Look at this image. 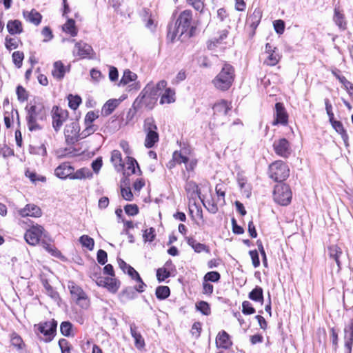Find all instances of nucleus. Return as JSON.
Segmentation results:
<instances>
[{"label": "nucleus", "instance_id": "obj_1", "mask_svg": "<svg viewBox=\"0 0 353 353\" xmlns=\"http://www.w3.org/2000/svg\"><path fill=\"white\" fill-rule=\"evenodd\" d=\"M192 23V12L190 10H185L180 13L174 26H168V38L173 41L176 37L178 39L184 41L193 36L194 28Z\"/></svg>", "mask_w": 353, "mask_h": 353}, {"label": "nucleus", "instance_id": "obj_2", "mask_svg": "<svg viewBox=\"0 0 353 353\" xmlns=\"http://www.w3.org/2000/svg\"><path fill=\"white\" fill-rule=\"evenodd\" d=\"M26 120L30 131H39L43 128L42 123L46 119L48 110L42 103L26 105Z\"/></svg>", "mask_w": 353, "mask_h": 353}, {"label": "nucleus", "instance_id": "obj_3", "mask_svg": "<svg viewBox=\"0 0 353 353\" xmlns=\"http://www.w3.org/2000/svg\"><path fill=\"white\" fill-rule=\"evenodd\" d=\"M235 78V71L232 65L225 63L221 71L212 80L214 87L221 91H227L232 86Z\"/></svg>", "mask_w": 353, "mask_h": 353}, {"label": "nucleus", "instance_id": "obj_4", "mask_svg": "<svg viewBox=\"0 0 353 353\" xmlns=\"http://www.w3.org/2000/svg\"><path fill=\"white\" fill-rule=\"evenodd\" d=\"M143 130L145 134L144 145L146 148H152L159 140L158 127L153 117L144 120Z\"/></svg>", "mask_w": 353, "mask_h": 353}, {"label": "nucleus", "instance_id": "obj_5", "mask_svg": "<svg viewBox=\"0 0 353 353\" xmlns=\"http://www.w3.org/2000/svg\"><path fill=\"white\" fill-rule=\"evenodd\" d=\"M93 270L94 271L96 270V272L91 276V278L95 280L97 285L105 288L112 293H116L118 291L121 285L119 280L114 276L104 278L98 275V272L100 274L101 272V268L99 266L95 265Z\"/></svg>", "mask_w": 353, "mask_h": 353}, {"label": "nucleus", "instance_id": "obj_6", "mask_svg": "<svg viewBox=\"0 0 353 353\" xmlns=\"http://www.w3.org/2000/svg\"><path fill=\"white\" fill-rule=\"evenodd\" d=\"M292 193L290 186L285 183H278L273 191L274 201L281 205H288L290 203Z\"/></svg>", "mask_w": 353, "mask_h": 353}, {"label": "nucleus", "instance_id": "obj_7", "mask_svg": "<svg viewBox=\"0 0 353 353\" xmlns=\"http://www.w3.org/2000/svg\"><path fill=\"white\" fill-rule=\"evenodd\" d=\"M68 288L70 290L72 299L77 305L81 308L87 309L90 305V301L83 290L74 281H69Z\"/></svg>", "mask_w": 353, "mask_h": 353}, {"label": "nucleus", "instance_id": "obj_8", "mask_svg": "<svg viewBox=\"0 0 353 353\" xmlns=\"http://www.w3.org/2000/svg\"><path fill=\"white\" fill-rule=\"evenodd\" d=\"M290 170L283 161H276L269 168V176L275 181L281 182L289 176Z\"/></svg>", "mask_w": 353, "mask_h": 353}, {"label": "nucleus", "instance_id": "obj_9", "mask_svg": "<svg viewBox=\"0 0 353 353\" xmlns=\"http://www.w3.org/2000/svg\"><path fill=\"white\" fill-rule=\"evenodd\" d=\"M57 327V322L54 319L34 325V327H37V330L46 337L44 339L46 342H50L53 339L56 333Z\"/></svg>", "mask_w": 353, "mask_h": 353}, {"label": "nucleus", "instance_id": "obj_10", "mask_svg": "<svg viewBox=\"0 0 353 353\" xmlns=\"http://www.w3.org/2000/svg\"><path fill=\"white\" fill-rule=\"evenodd\" d=\"M272 147L275 154L283 159H288L292 152L291 144L285 138L274 140Z\"/></svg>", "mask_w": 353, "mask_h": 353}, {"label": "nucleus", "instance_id": "obj_11", "mask_svg": "<svg viewBox=\"0 0 353 353\" xmlns=\"http://www.w3.org/2000/svg\"><path fill=\"white\" fill-rule=\"evenodd\" d=\"M65 141L68 144H74L81 140L80 126L77 121L67 124L64 130Z\"/></svg>", "mask_w": 353, "mask_h": 353}, {"label": "nucleus", "instance_id": "obj_12", "mask_svg": "<svg viewBox=\"0 0 353 353\" xmlns=\"http://www.w3.org/2000/svg\"><path fill=\"white\" fill-rule=\"evenodd\" d=\"M52 127L56 132H58L63 122H65L68 117L67 110L59 108L58 106H54L52 110Z\"/></svg>", "mask_w": 353, "mask_h": 353}, {"label": "nucleus", "instance_id": "obj_13", "mask_svg": "<svg viewBox=\"0 0 353 353\" xmlns=\"http://www.w3.org/2000/svg\"><path fill=\"white\" fill-rule=\"evenodd\" d=\"M43 231V228L41 225L32 226L24 234L26 241L31 245H37L39 242Z\"/></svg>", "mask_w": 353, "mask_h": 353}, {"label": "nucleus", "instance_id": "obj_14", "mask_svg": "<svg viewBox=\"0 0 353 353\" xmlns=\"http://www.w3.org/2000/svg\"><path fill=\"white\" fill-rule=\"evenodd\" d=\"M288 122V114L282 103H276L275 104L274 120L272 123L273 125L279 124L285 125Z\"/></svg>", "mask_w": 353, "mask_h": 353}, {"label": "nucleus", "instance_id": "obj_15", "mask_svg": "<svg viewBox=\"0 0 353 353\" xmlns=\"http://www.w3.org/2000/svg\"><path fill=\"white\" fill-rule=\"evenodd\" d=\"M332 20L341 31H344L347 29V21L343 10L339 6H336L334 8Z\"/></svg>", "mask_w": 353, "mask_h": 353}, {"label": "nucleus", "instance_id": "obj_16", "mask_svg": "<svg viewBox=\"0 0 353 353\" xmlns=\"http://www.w3.org/2000/svg\"><path fill=\"white\" fill-rule=\"evenodd\" d=\"M75 50L73 51V54L79 56L81 58H90V55L93 53V49L92 46L85 42L79 41L75 43Z\"/></svg>", "mask_w": 353, "mask_h": 353}, {"label": "nucleus", "instance_id": "obj_17", "mask_svg": "<svg viewBox=\"0 0 353 353\" xmlns=\"http://www.w3.org/2000/svg\"><path fill=\"white\" fill-rule=\"evenodd\" d=\"M344 341L345 353H351L353 345V319L344 328Z\"/></svg>", "mask_w": 353, "mask_h": 353}, {"label": "nucleus", "instance_id": "obj_18", "mask_svg": "<svg viewBox=\"0 0 353 353\" xmlns=\"http://www.w3.org/2000/svg\"><path fill=\"white\" fill-rule=\"evenodd\" d=\"M17 213L22 217H39L42 214L40 208L34 204H27L23 208L17 210Z\"/></svg>", "mask_w": 353, "mask_h": 353}, {"label": "nucleus", "instance_id": "obj_19", "mask_svg": "<svg viewBox=\"0 0 353 353\" xmlns=\"http://www.w3.org/2000/svg\"><path fill=\"white\" fill-rule=\"evenodd\" d=\"M74 168L68 162L60 164L55 170L54 174L61 179H70Z\"/></svg>", "mask_w": 353, "mask_h": 353}, {"label": "nucleus", "instance_id": "obj_20", "mask_svg": "<svg viewBox=\"0 0 353 353\" xmlns=\"http://www.w3.org/2000/svg\"><path fill=\"white\" fill-rule=\"evenodd\" d=\"M70 66L65 67L61 61H57L53 63L52 75L57 80H61L64 78L66 72L70 71Z\"/></svg>", "mask_w": 353, "mask_h": 353}, {"label": "nucleus", "instance_id": "obj_21", "mask_svg": "<svg viewBox=\"0 0 353 353\" xmlns=\"http://www.w3.org/2000/svg\"><path fill=\"white\" fill-rule=\"evenodd\" d=\"M157 100L152 99L149 97V95L144 94L143 92H141L139 95L134 101V107H139L140 108L143 106L152 109L154 107Z\"/></svg>", "mask_w": 353, "mask_h": 353}, {"label": "nucleus", "instance_id": "obj_22", "mask_svg": "<svg viewBox=\"0 0 353 353\" xmlns=\"http://www.w3.org/2000/svg\"><path fill=\"white\" fill-rule=\"evenodd\" d=\"M122 101L121 99L108 100L102 107L101 114L104 117L110 115Z\"/></svg>", "mask_w": 353, "mask_h": 353}, {"label": "nucleus", "instance_id": "obj_23", "mask_svg": "<svg viewBox=\"0 0 353 353\" xmlns=\"http://www.w3.org/2000/svg\"><path fill=\"white\" fill-rule=\"evenodd\" d=\"M216 344L217 347L228 349L232 343L230 339L229 334L224 330L220 332L216 338Z\"/></svg>", "mask_w": 353, "mask_h": 353}, {"label": "nucleus", "instance_id": "obj_24", "mask_svg": "<svg viewBox=\"0 0 353 353\" xmlns=\"http://www.w3.org/2000/svg\"><path fill=\"white\" fill-rule=\"evenodd\" d=\"M261 11L260 9L256 8L251 14L248 15L246 23L250 25L253 30H255L261 21Z\"/></svg>", "mask_w": 353, "mask_h": 353}, {"label": "nucleus", "instance_id": "obj_25", "mask_svg": "<svg viewBox=\"0 0 353 353\" xmlns=\"http://www.w3.org/2000/svg\"><path fill=\"white\" fill-rule=\"evenodd\" d=\"M187 243L194 250L195 252L201 253L205 252L206 253H210V252L208 246L198 242L193 237H188Z\"/></svg>", "mask_w": 353, "mask_h": 353}, {"label": "nucleus", "instance_id": "obj_26", "mask_svg": "<svg viewBox=\"0 0 353 353\" xmlns=\"http://www.w3.org/2000/svg\"><path fill=\"white\" fill-rule=\"evenodd\" d=\"M214 116L223 115L226 116L231 110L230 104L226 101H222L216 103L214 107Z\"/></svg>", "mask_w": 353, "mask_h": 353}, {"label": "nucleus", "instance_id": "obj_27", "mask_svg": "<svg viewBox=\"0 0 353 353\" xmlns=\"http://www.w3.org/2000/svg\"><path fill=\"white\" fill-rule=\"evenodd\" d=\"M130 334L134 340V345L137 349H142L145 346V341L141 334L137 332L134 324L130 325Z\"/></svg>", "mask_w": 353, "mask_h": 353}, {"label": "nucleus", "instance_id": "obj_28", "mask_svg": "<svg viewBox=\"0 0 353 353\" xmlns=\"http://www.w3.org/2000/svg\"><path fill=\"white\" fill-rule=\"evenodd\" d=\"M328 254L330 258L334 259L339 269H341L340 258L343 255V252L341 248H339L336 245H332L330 247H328Z\"/></svg>", "mask_w": 353, "mask_h": 353}, {"label": "nucleus", "instance_id": "obj_29", "mask_svg": "<svg viewBox=\"0 0 353 353\" xmlns=\"http://www.w3.org/2000/svg\"><path fill=\"white\" fill-rule=\"evenodd\" d=\"M329 121L335 131L341 135L343 141L346 143L348 140V135L343 128V123L339 121L335 120L334 118H333V120H329Z\"/></svg>", "mask_w": 353, "mask_h": 353}, {"label": "nucleus", "instance_id": "obj_30", "mask_svg": "<svg viewBox=\"0 0 353 353\" xmlns=\"http://www.w3.org/2000/svg\"><path fill=\"white\" fill-rule=\"evenodd\" d=\"M11 345L17 349L19 353H23L26 346L22 338L16 332H13L10 335Z\"/></svg>", "mask_w": 353, "mask_h": 353}, {"label": "nucleus", "instance_id": "obj_31", "mask_svg": "<svg viewBox=\"0 0 353 353\" xmlns=\"http://www.w3.org/2000/svg\"><path fill=\"white\" fill-rule=\"evenodd\" d=\"M137 79L136 73L130 71V70H125L123 72V76L119 82V86H124L129 84L131 82H134Z\"/></svg>", "mask_w": 353, "mask_h": 353}, {"label": "nucleus", "instance_id": "obj_32", "mask_svg": "<svg viewBox=\"0 0 353 353\" xmlns=\"http://www.w3.org/2000/svg\"><path fill=\"white\" fill-rule=\"evenodd\" d=\"M23 16L29 22L38 26L42 19V15L37 10L32 9L30 12H23Z\"/></svg>", "mask_w": 353, "mask_h": 353}, {"label": "nucleus", "instance_id": "obj_33", "mask_svg": "<svg viewBox=\"0 0 353 353\" xmlns=\"http://www.w3.org/2000/svg\"><path fill=\"white\" fill-rule=\"evenodd\" d=\"M7 29L10 34H17L23 32L21 22L19 20H10L7 23Z\"/></svg>", "mask_w": 353, "mask_h": 353}, {"label": "nucleus", "instance_id": "obj_34", "mask_svg": "<svg viewBox=\"0 0 353 353\" xmlns=\"http://www.w3.org/2000/svg\"><path fill=\"white\" fill-rule=\"evenodd\" d=\"M92 177V173L88 168H83L77 170L76 172L73 171L70 176V179H84Z\"/></svg>", "mask_w": 353, "mask_h": 353}, {"label": "nucleus", "instance_id": "obj_35", "mask_svg": "<svg viewBox=\"0 0 353 353\" xmlns=\"http://www.w3.org/2000/svg\"><path fill=\"white\" fill-rule=\"evenodd\" d=\"M176 100L175 97V91L174 89H172L170 88H166L164 93L162 94L161 99H160V103L164 104V103H174Z\"/></svg>", "mask_w": 353, "mask_h": 353}, {"label": "nucleus", "instance_id": "obj_36", "mask_svg": "<svg viewBox=\"0 0 353 353\" xmlns=\"http://www.w3.org/2000/svg\"><path fill=\"white\" fill-rule=\"evenodd\" d=\"M141 92H143L144 94L149 95L150 99L156 100H157V97L160 94V92L152 82L148 83Z\"/></svg>", "mask_w": 353, "mask_h": 353}, {"label": "nucleus", "instance_id": "obj_37", "mask_svg": "<svg viewBox=\"0 0 353 353\" xmlns=\"http://www.w3.org/2000/svg\"><path fill=\"white\" fill-rule=\"evenodd\" d=\"M66 23L63 26V30L70 34L72 37L77 35L78 30L75 26V21L72 19L67 18Z\"/></svg>", "mask_w": 353, "mask_h": 353}, {"label": "nucleus", "instance_id": "obj_38", "mask_svg": "<svg viewBox=\"0 0 353 353\" xmlns=\"http://www.w3.org/2000/svg\"><path fill=\"white\" fill-rule=\"evenodd\" d=\"M249 299L255 302H263V291L259 286H256L248 295Z\"/></svg>", "mask_w": 353, "mask_h": 353}, {"label": "nucleus", "instance_id": "obj_39", "mask_svg": "<svg viewBox=\"0 0 353 353\" xmlns=\"http://www.w3.org/2000/svg\"><path fill=\"white\" fill-rule=\"evenodd\" d=\"M185 190L188 194H190L192 196L195 195L201 199V190L195 182L192 181L187 182L185 185Z\"/></svg>", "mask_w": 353, "mask_h": 353}, {"label": "nucleus", "instance_id": "obj_40", "mask_svg": "<svg viewBox=\"0 0 353 353\" xmlns=\"http://www.w3.org/2000/svg\"><path fill=\"white\" fill-rule=\"evenodd\" d=\"M142 18H143V20L145 22V26L148 29L153 30L154 29L156 25L154 24V19L152 18V14L150 12L149 9H147V8L143 9Z\"/></svg>", "mask_w": 353, "mask_h": 353}, {"label": "nucleus", "instance_id": "obj_41", "mask_svg": "<svg viewBox=\"0 0 353 353\" xmlns=\"http://www.w3.org/2000/svg\"><path fill=\"white\" fill-rule=\"evenodd\" d=\"M237 181L241 190L243 192L247 197H250L251 195V188L250 185L247 183V179L242 175H239Z\"/></svg>", "mask_w": 353, "mask_h": 353}, {"label": "nucleus", "instance_id": "obj_42", "mask_svg": "<svg viewBox=\"0 0 353 353\" xmlns=\"http://www.w3.org/2000/svg\"><path fill=\"white\" fill-rule=\"evenodd\" d=\"M156 296L159 300L167 299L170 294V290L168 286L160 285L156 288Z\"/></svg>", "mask_w": 353, "mask_h": 353}, {"label": "nucleus", "instance_id": "obj_43", "mask_svg": "<svg viewBox=\"0 0 353 353\" xmlns=\"http://www.w3.org/2000/svg\"><path fill=\"white\" fill-rule=\"evenodd\" d=\"M79 242L83 247L86 248L90 251H92L94 249V241L88 235H82L80 236Z\"/></svg>", "mask_w": 353, "mask_h": 353}, {"label": "nucleus", "instance_id": "obj_44", "mask_svg": "<svg viewBox=\"0 0 353 353\" xmlns=\"http://www.w3.org/2000/svg\"><path fill=\"white\" fill-rule=\"evenodd\" d=\"M19 42L20 40L17 38L6 37L5 39V47L8 50L11 51L18 48Z\"/></svg>", "mask_w": 353, "mask_h": 353}, {"label": "nucleus", "instance_id": "obj_45", "mask_svg": "<svg viewBox=\"0 0 353 353\" xmlns=\"http://www.w3.org/2000/svg\"><path fill=\"white\" fill-rule=\"evenodd\" d=\"M69 107L75 110L81 103V98L78 95L69 94L68 97Z\"/></svg>", "mask_w": 353, "mask_h": 353}, {"label": "nucleus", "instance_id": "obj_46", "mask_svg": "<svg viewBox=\"0 0 353 353\" xmlns=\"http://www.w3.org/2000/svg\"><path fill=\"white\" fill-rule=\"evenodd\" d=\"M196 308L198 311L201 312L203 315L208 316L211 313V309L208 303L204 301H201L196 304Z\"/></svg>", "mask_w": 353, "mask_h": 353}, {"label": "nucleus", "instance_id": "obj_47", "mask_svg": "<svg viewBox=\"0 0 353 353\" xmlns=\"http://www.w3.org/2000/svg\"><path fill=\"white\" fill-rule=\"evenodd\" d=\"M111 161L114 163L115 167H119V170L122 169L123 168L121 154L119 150H114L112 152Z\"/></svg>", "mask_w": 353, "mask_h": 353}, {"label": "nucleus", "instance_id": "obj_48", "mask_svg": "<svg viewBox=\"0 0 353 353\" xmlns=\"http://www.w3.org/2000/svg\"><path fill=\"white\" fill-rule=\"evenodd\" d=\"M199 199L202 202L203 206L207 209V210L209 212L212 214H215L217 212L218 206L212 200L204 201V199L201 196V199Z\"/></svg>", "mask_w": 353, "mask_h": 353}, {"label": "nucleus", "instance_id": "obj_49", "mask_svg": "<svg viewBox=\"0 0 353 353\" xmlns=\"http://www.w3.org/2000/svg\"><path fill=\"white\" fill-rule=\"evenodd\" d=\"M60 330L63 335L70 336L72 335V324L70 321H63L61 323Z\"/></svg>", "mask_w": 353, "mask_h": 353}, {"label": "nucleus", "instance_id": "obj_50", "mask_svg": "<svg viewBox=\"0 0 353 353\" xmlns=\"http://www.w3.org/2000/svg\"><path fill=\"white\" fill-rule=\"evenodd\" d=\"M12 59L15 66L20 68L22 66L24 54L21 51H15L12 53Z\"/></svg>", "mask_w": 353, "mask_h": 353}, {"label": "nucleus", "instance_id": "obj_51", "mask_svg": "<svg viewBox=\"0 0 353 353\" xmlns=\"http://www.w3.org/2000/svg\"><path fill=\"white\" fill-rule=\"evenodd\" d=\"M30 152L33 154L44 157L47 154L46 148L44 144L39 146H30Z\"/></svg>", "mask_w": 353, "mask_h": 353}, {"label": "nucleus", "instance_id": "obj_52", "mask_svg": "<svg viewBox=\"0 0 353 353\" xmlns=\"http://www.w3.org/2000/svg\"><path fill=\"white\" fill-rule=\"evenodd\" d=\"M170 276V272L166 268H160L157 270V278L159 282H163Z\"/></svg>", "mask_w": 353, "mask_h": 353}, {"label": "nucleus", "instance_id": "obj_53", "mask_svg": "<svg viewBox=\"0 0 353 353\" xmlns=\"http://www.w3.org/2000/svg\"><path fill=\"white\" fill-rule=\"evenodd\" d=\"M121 296L127 300H132L137 297V292L134 288L128 287L122 291Z\"/></svg>", "mask_w": 353, "mask_h": 353}, {"label": "nucleus", "instance_id": "obj_54", "mask_svg": "<svg viewBox=\"0 0 353 353\" xmlns=\"http://www.w3.org/2000/svg\"><path fill=\"white\" fill-rule=\"evenodd\" d=\"M332 74L343 85L345 89H348L350 82L344 76L340 74V71L338 69L332 70Z\"/></svg>", "mask_w": 353, "mask_h": 353}, {"label": "nucleus", "instance_id": "obj_55", "mask_svg": "<svg viewBox=\"0 0 353 353\" xmlns=\"http://www.w3.org/2000/svg\"><path fill=\"white\" fill-rule=\"evenodd\" d=\"M279 61V55L275 52H271L268 54L267 59L265 61V63L268 65L274 66Z\"/></svg>", "mask_w": 353, "mask_h": 353}, {"label": "nucleus", "instance_id": "obj_56", "mask_svg": "<svg viewBox=\"0 0 353 353\" xmlns=\"http://www.w3.org/2000/svg\"><path fill=\"white\" fill-rule=\"evenodd\" d=\"M43 286L46 290V294L53 299H57L59 297V294L54 288L48 283L47 281L43 282Z\"/></svg>", "mask_w": 353, "mask_h": 353}, {"label": "nucleus", "instance_id": "obj_57", "mask_svg": "<svg viewBox=\"0 0 353 353\" xmlns=\"http://www.w3.org/2000/svg\"><path fill=\"white\" fill-rule=\"evenodd\" d=\"M86 128L81 132V139H85L97 130V127L92 124H85Z\"/></svg>", "mask_w": 353, "mask_h": 353}, {"label": "nucleus", "instance_id": "obj_58", "mask_svg": "<svg viewBox=\"0 0 353 353\" xmlns=\"http://www.w3.org/2000/svg\"><path fill=\"white\" fill-rule=\"evenodd\" d=\"M173 159L178 164H181L182 163L187 164L188 162V157L186 156H184L181 154V152L175 151L173 152Z\"/></svg>", "mask_w": 353, "mask_h": 353}, {"label": "nucleus", "instance_id": "obj_59", "mask_svg": "<svg viewBox=\"0 0 353 353\" xmlns=\"http://www.w3.org/2000/svg\"><path fill=\"white\" fill-rule=\"evenodd\" d=\"M242 312L245 315L252 314L255 312V309L252 307L251 303L248 301H244L242 303Z\"/></svg>", "mask_w": 353, "mask_h": 353}, {"label": "nucleus", "instance_id": "obj_60", "mask_svg": "<svg viewBox=\"0 0 353 353\" xmlns=\"http://www.w3.org/2000/svg\"><path fill=\"white\" fill-rule=\"evenodd\" d=\"M220 278V274L216 271L209 272L204 276V279L205 281L211 282H217L219 281Z\"/></svg>", "mask_w": 353, "mask_h": 353}, {"label": "nucleus", "instance_id": "obj_61", "mask_svg": "<svg viewBox=\"0 0 353 353\" xmlns=\"http://www.w3.org/2000/svg\"><path fill=\"white\" fill-rule=\"evenodd\" d=\"M16 92L19 101L24 102L28 99L27 92L21 85L17 87Z\"/></svg>", "mask_w": 353, "mask_h": 353}, {"label": "nucleus", "instance_id": "obj_62", "mask_svg": "<svg viewBox=\"0 0 353 353\" xmlns=\"http://www.w3.org/2000/svg\"><path fill=\"white\" fill-rule=\"evenodd\" d=\"M125 213L130 216H134L139 213V208L136 204H127L124 207Z\"/></svg>", "mask_w": 353, "mask_h": 353}, {"label": "nucleus", "instance_id": "obj_63", "mask_svg": "<svg viewBox=\"0 0 353 353\" xmlns=\"http://www.w3.org/2000/svg\"><path fill=\"white\" fill-rule=\"evenodd\" d=\"M275 32L282 34L285 30V22L281 19L275 20L273 23Z\"/></svg>", "mask_w": 353, "mask_h": 353}, {"label": "nucleus", "instance_id": "obj_64", "mask_svg": "<svg viewBox=\"0 0 353 353\" xmlns=\"http://www.w3.org/2000/svg\"><path fill=\"white\" fill-rule=\"evenodd\" d=\"M59 345L61 350V353H70L71 345L66 339H60L59 341Z\"/></svg>", "mask_w": 353, "mask_h": 353}]
</instances>
